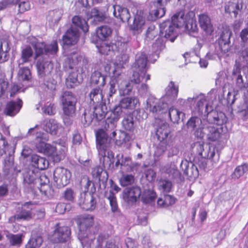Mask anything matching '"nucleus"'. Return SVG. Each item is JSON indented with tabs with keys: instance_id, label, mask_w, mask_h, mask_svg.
Returning a JSON list of instances; mask_svg holds the SVG:
<instances>
[{
	"instance_id": "cd10ccee",
	"label": "nucleus",
	"mask_w": 248,
	"mask_h": 248,
	"mask_svg": "<svg viewBox=\"0 0 248 248\" xmlns=\"http://www.w3.org/2000/svg\"><path fill=\"white\" fill-rule=\"evenodd\" d=\"M113 15L116 17H119L123 22L128 21L130 18L129 10L125 8H123L118 5L113 6Z\"/></svg>"
},
{
	"instance_id": "0e129e2a",
	"label": "nucleus",
	"mask_w": 248,
	"mask_h": 248,
	"mask_svg": "<svg viewBox=\"0 0 248 248\" xmlns=\"http://www.w3.org/2000/svg\"><path fill=\"white\" fill-rule=\"evenodd\" d=\"M146 178L149 182H154L156 178V173L153 169H148L144 172Z\"/></svg>"
},
{
	"instance_id": "b1692460",
	"label": "nucleus",
	"mask_w": 248,
	"mask_h": 248,
	"mask_svg": "<svg viewBox=\"0 0 248 248\" xmlns=\"http://www.w3.org/2000/svg\"><path fill=\"white\" fill-rule=\"evenodd\" d=\"M165 91L166 93L162 96L163 99H164L170 105L172 104L177 97L179 92L178 86L173 81H170Z\"/></svg>"
},
{
	"instance_id": "2f4dec72",
	"label": "nucleus",
	"mask_w": 248,
	"mask_h": 248,
	"mask_svg": "<svg viewBox=\"0 0 248 248\" xmlns=\"http://www.w3.org/2000/svg\"><path fill=\"white\" fill-rule=\"evenodd\" d=\"M231 35V32H227L226 33H223L218 40L219 48L223 53H226L229 50Z\"/></svg>"
},
{
	"instance_id": "dca6fc26",
	"label": "nucleus",
	"mask_w": 248,
	"mask_h": 248,
	"mask_svg": "<svg viewBox=\"0 0 248 248\" xmlns=\"http://www.w3.org/2000/svg\"><path fill=\"white\" fill-rule=\"evenodd\" d=\"M71 238V230L67 226H56L53 234L50 236V240L54 243H65Z\"/></svg>"
},
{
	"instance_id": "09e8293b",
	"label": "nucleus",
	"mask_w": 248,
	"mask_h": 248,
	"mask_svg": "<svg viewBox=\"0 0 248 248\" xmlns=\"http://www.w3.org/2000/svg\"><path fill=\"white\" fill-rule=\"evenodd\" d=\"M106 15L105 13L99 11L96 8H93L91 10L90 16H87L88 19L93 18L95 21H102L106 18Z\"/></svg>"
},
{
	"instance_id": "052dcab7",
	"label": "nucleus",
	"mask_w": 248,
	"mask_h": 248,
	"mask_svg": "<svg viewBox=\"0 0 248 248\" xmlns=\"http://www.w3.org/2000/svg\"><path fill=\"white\" fill-rule=\"evenodd\" d=\"M158 189L163 192H169L171 188V183L166 180H161L158 184Z\"/></svg>"
},
{
	"instance_id": "774afa93",
	"label": "nucleus",
	"mask_w": 248,
	"mask_h": 248,
	"mask_svg": "<svg viewBox=\"0 0 248 248\" xmlns=\"http://www.w3.org/2000/svg\"><path fill=\"white\" fill-rule=\"evenodd\" d=\"M156 34L157 31H155V26L153 25L149 26L146 32V37L152 39Z\"/></svg>"
},
{
	"instance_id": "a211bd4d",
	"label": "nucleus",
	"mask_w": 248,
	"mask_h": 248,
	"mask_svg": "<svg viewBox=\"0 0 248 248\" xmlns=\"http://www.w3.org/2000/svg\"><path fill=\"white\" fill-rule=\"evenodd\" d=\"M165 151L168 152L169 157L176 155L179 153V150L172 140H167L166 142L160 143L155 152V155L159 156L163 155Z\"/></svg>"
},
{
	"instance_id": "c9c22d12",
	"label": "nucleus",
	"mask_w": 248,
	"mask_h": 248,
	"mask_svg": "<svg viewBox=\"0 0 248 248\" xmlns=\"http://www.w3.org/2000/svg\"><path fill=\"white\" fill-rule=\"evenodd\" d=\"M59 127V124L54 119H50L44 122V129L51 135H56Z\"/></svg>"
},
{
	"instance_id": "f257e3e1",
	"label": "nucleus",
	"mask_w": 248,
	"mask_h": 248,
	"mask_svg": "<svg viewBox=\"0 0 248 248\" xmlns=\"http://www.w3.org/2000/svg\"><path fill=\"white\" fill-rule=\"evenodd\" d=\"M185 26L189 32H195L198 30L196 21L183 12L174 15L171 20L165 21L160 25V36L166 39L170 38L172 42L177 37L176 29Z\"/></svg>"
},
{
	"instance_id": "bf43d9fd",
	"label": "nucleus",
	"mask_w": 248,
	"mask_h": 248,
	"mask_svg": "<svg viewBox=\"0 0 248 248\" xmlns=\"http://www.w3.org/2000/svg\"><path fill=\"white\" fill-rule=\"evenodd\" d=\"M130 140L129 136L125 132L120 131L119 137L116 140V144L118 146H121L126 143Z\"/></svg>"
},
{
	"instance_id": "5701e85b",
	"label": "nucleus",
	"mask_w": 248,
	"mask_h": 248,
	"mask_svg": "<svg viewBox=\"0 0 248 248\" xmlns=\"http://www.w3.org/2000/svg\"><path fill=\"white\" fill-rule=\"evenodd\" d=\"M79 32L78 29L72 26L63 36V48L66 49L70 46L75 45L78 41Z\"/></svg>"
},
{
	"instance_id": "7ed1b4c3",
	"label": "nucleus",
	"mask_w": 248,
	"mask_h": 248,
	"mask_svg": "<svg viewBox=\"0 0 248 248\" xmlns=\"http://www.w3.org/2000/svg\"><path fill=\"white\" fill-rule=\"evenodd\" d=\"M38 60L36 66L38 73L40 77L49 74L53 68L52 62L46 57L55 54L58 51V44L56 41H53L50 45L46 46L43 42H37L33 46Z\"/></svg>"
},
{
	"instance_id": "58836bf2",
	"label": "nucleus",
	"mask_w": 248,
	"mask_h": 248,
	"mask_svg": "<svg viewBox=\"0 0 248 248\" xmlns=\"http://www.w3.org/2000/svg\"><path fill=\"white\" fill-rule=\"evenodd\" d=\"M200 148L202 151L200 153L201 155L204 158L213 159L216 155V148L212 146L206 145L204 147L202 145H200Z\"/></svg>"
},
{
	"instance_id": "ddd939ff",
	"label": "nucleus",
	"mask_w": 248,
	"mask_h": 248,
	"mask_svg": "<svg viewBox=\"0 0 248 248\" xmlns=\"http://www.w3.org/2000/svg\"><path fill=\"white\" fill-rule=\"evenodd\" d=\"M91 181L87 177H84L81 180V188L84 192L88 191L91 184ZM81 207L85 210H93L95 208V202L93 197L91 195H87L85 193L81 194V199L79 201Z\"/></svg>"
},
{
	"instance_id": "5fc2aeb1",
	"label": "nucleus",
	"mask_w": 248,
	"mask_h": 248,
	"mask_svg": "<svg viewBox=\"0 0 248 248\" xmlns=\"http://www.w3.org/2000/svg\"><path fill=\"white\" fill-rule=\"evenodd\" d=\"M122 125L127 130L131 131L134 128L133 117L131 115L125 116L123 121Z\"/></svg>"
},
{
	"instance_id": "a18cd8bd",
	"label": "nucleus",
	"mask_w": 248,
	"mask_h": 248,
	"mask_svg": "<svg viewBox=\"0 0 248 248\" xmlns=\"http://www.w3.org/2000/svg\"><path fill=\"white\" fill-rule=\"evenodd\" d=\"M169 114L171 121L173 123H178L180 119H183L185 114L174 107L170 108L169 110Z\"/></svg>"
},
{
	"instance_id": "a19ab883",
	"label": "nucleus",
	"mask_w": 248,
	"mask_h": 248,
	"mask_svg": "<svg viewBox=\"0 0 248 248\" xmlns=\"http://www.w3.org/2000/svg\"><path fill=\"white\" fill-rule=\"evenodd\" d=\"M43 242V240L41 235L32 234L31 237L26 245V248H39Z\"/></svg>"
},
{
	"instance_id": "4c0bfd02",
	"label": "nucleus",
	"mask_w": 248,
	"mask_h": 248,
	"mask_svg": "<svg viewBox=\"0 0 248 248\" xmlns=\"http://www.w3.org/2000/svg\"><path fill=\"white\" fill-rule=\"evenodd\" d=\"M107 108L105 104H100L94 107L93 111V118L97 121L103 119L107 113Z\"/></svg>"
},
{
	"instance_id": "f8f14e48",
	"label": "nucleus",
	"mask_w": 248,
	"mask_h": 248,
	"mask_svg": "<svg viewBox=\"0 0 248 248\" xmlns=\"http://www.w3.org/2000/svg\"><path fill=\"white\" fill-rule=\"evenodd\" d=\"M223 123V120L218 116H214L213 123L208 122L205 127H202V130L205 132V136L208 140L217 141L220 138L222 133V128L220 125Z\"/></svg>"
},
{
	"instance_id": "c756f323",
	"label": "nucleus",
	"mask_w": 248,
	"mask_h": 248,
	"mask_svg": "<svg viewBox=\"0 0 248 248\" xmlns=\"http://www.w3.org/2000/svg\"><path fill=\"white\" fill-rule=\"evenodd\" d=\"M129 60V56L126 53H123L116 57V61L114 63V69L112 74L116 71H119L121 74H123L122 69L124 67V65L126 64Z\"/></svg>"
},
{
	"instance_id": "473e14b6",
	"label": "nucleus",
	"mask_w": 248,
	"mask_h": 248,
	"mask_svg": "<svg viewBox=\"0 0 248 248\" xmlns=\"http://www.w3.org/2000/svg\"><path fill=\"white\" fill-rule=\"evenodd\" d=\"M165 41L162 38H158L155 43L153 45V49L154 51V59L149 60V61L152 63H154L156 59L158 58V55L160 51L163 50L165 47Z\"/></svg>"
},
{
	"instance_id": "a878e982",
	"label": "nucleus",
	"mask_w": 248,
	"mask_h": 248,
	"mask_svg": "<svg viewBox=\"0 0 248 248\" xmlns=\"http://www.w3.org/2000/svg\"><path fill=\"white\" fill-rule=\"evenodd\" d=\"M22 101L18 99L16 101H11L7 103L4 109V113L8 116H14L20 111L22 107Z\"/></svg>"
},
{
	"instance_id": "4468645a",
	"label": "nucleus",
	"mask_w": 248,
	"mask_h": 248,
	"mask_svg": "<svg viewBox=\"0 0 248 248\" xmlns=\"http://www.w3.org/2000/svg\"><path fill=\"white\" fill-rule=\"evenodd\" d=\"M117 161L115 163L116 167L120 166V171L122 173L127 172H134L136 171L140 164L133 162L129 156H124L122 154H119L116 155Z\"/></svg>"
},
{
	"instance_id": "393cba45",
	"label": "nucleus",
	"mask_w": 248,
	"mask_h": 248,
	"mask_svg": "<svg viewBox=\"0 0 248 248\" xmlns=\"http://www.w3.org/2000/svg\"><path fill=\"white\" fill-rule=\"evenodd\" d=\"M198 22L201 29L206 34H211L214 31L210 17L206 14H202L198 16Z\"/></svg>"
},
{
	"instance_id": "37998d69",
	"label": "nucleus",
	"mask_w": 248,
	"mask_h": 248,
	"mask_svg": "<svg viewBox=\"0 0 248 248\" xmlns=\"http://www.w3.org/2000/svg\"><path fill=\"white\" fill-rule=\"evenodd\" d=\"M90 100L93 103L101 101L103 98L101 87H97L92 90L89 94Z\"/></svg>"
},
{
	"instance_id": "c85d7f7f",
	"label": "nucleus",
	"mask_w": 248,
	"mask_h": 248,
	"mask_svg": "<svg viewBox=\"0 0 248 248\" xmlns=\"http://www.w3.org/2000/svg\"><path fill=\"white\" fill-rule=\"evenodd\" d=\"M31 163L33 167L40 170H45L48 167V161L43 157L37 155H33L31 156Z\"/></svg>"
},
{
	"instance_id": "4be33fe9",
	"label": "nucleus",
	"mask_w": 248,
	"mask_h": 248,
	"mask_svg": "<svg viewBox=\"0 0 248 248\" xmlns=\"http://www.w3.org/2000/svg\"><path fill=\"white\" fill-rule=\"evenodd\" d=\"M126 45L125 43L117 41L115 43H103L100 46H97V47L100 53L109 55L111 51H119L121 49L125 48Z\"/></svg>"
},
{
	"instance_id": "6e6d98bb",
	"label": "nucleus",
	"mask_w": 248,
	"mask_h": 248,
	"mask_svg": "<svg viewBox=\"0 0 248 248\" xmlns=\"http://www.w3.org/2000/svg\"><path fill=\"white\" fill-rule=\"evenodd\" d=\"M77 83H79L78 79V75L76 72H73L69 75L66 79V86L69 88H73Z\"/></svg>"
},
{
	"instance_id": "69168bd1",
	"label": "nucleus",
	"mask_w": 248,
	"mask_h": 248,
	"mask_svg": "<svg viewBox=\"0 0 248 248\" xmlns=\"http://www.w3.org/2000/svg\"><path fill=\"white\" fill-rule=\"evenodd\" d=\"M137 219L139 224L141 225H146L147 223V214L144 212H138Z\"/></svg>"
},
{
	"instance_id": "0eeeda50",
	"label": "nucleus",
	"mask_w": 248,
	"mask_h": 248,
	"mask_svg": "<svg viewBox=\"0 0 248 248\" xmlns=\"http://www.w3.org/2000/svg\"><path fill=\"white\" fill-rule=\"evenodd\" d=\"M147 61L145 54L140 53L137 54L136 61L133 65V74L131 79L136 84L144 80L146 81L150 78V75H146Z\"/></svg>"
},
{
	"instance_id": "f3484780",
	"label": "nucleus",
	"mask_w": 248,
	"mask_h": 248,
	"mask_svg": "<svg viewBox=\"0 0 248 248\" xmlns=\"http://www.w3.org/2000/svg\"><path fill=\"white\" fill-rule=\"evenodd\" d=\"M71 177V172L65 168L58 167L54 170V181L60 187H63L68 185Z\"/></svg>"
},
{
	"instance_id": "9b49d317",
	"label": "nucleus",
	"mask_w": 248,
	"mask_h": 248,
	"mask_svg": "<svg viewBox=\"0 0 248 248\" xmlns=\"http://www.w3.org/2000/svg\"><path fill=\"white\" fill-rule=\"evenodd\" d=\"M169 106V105L163 99L162 97L158 99L151 95L146 100L145 109L153 114H160L167 112Z\"/></svg>"
},
{
	"instance_id": "ea45409f",
	"label": "nucleus",
	"mask_w": 248,
	"mask_h": 248,
	"mask_svg": "<svg viewBox=\"0 0 248 248\" xmlns=\"http://www.w3.org/2000/svg\"><path fill=\"white\" fill-rule=\"evenodd\" d=\"M91 81L92 84L98 85V87H103L106 83L105 78L99 71H94L92 74Z\"/></svg>"
},
{
	"instance_id": "2eb2a0df",
	"label": "nucleus",
	"mask_w": 248,
	"mask_h": 248,
	"mask_svg": "<svg viewBox=\"0 0 248 248\" xmlns=\"http://www.w3.org/2000/svg\"><path fill=\"white\" fill-rule=\"evenodd\" d=\"M208 121H202L197 117H192L187 123L188 129L194 132V135L199 139H202L205 136V132L202 130V127H205Z\"/></svg>"
},
{
	"instance_id": "13d9d810",
	"label": "nucleus",
	"mask_w": 248,
	"mask_h": 248,
	"mask_svg": "<svg viewBox=\"0 0 248 248\" xmlns=\"http://www.w3.org/2000/svg\"><path fill=\"white\" fill-rule=\"evenodd\" d=\"M156 196V193L153 190H148L144 193L142 198L145 203H151L155 201Z\"/></svg>"
},
{
	"instance_id": "4d7b16f0",
	"label": "nucleus",
	"mask_w": 248,
	"mask_h": 248,
	"mask_svg": "<svg viewBox=\"0 0 248 248\" xmlns=\"http://www.w3.org/2000/svg\"><path fill=\"white\" fill-rule=\"evenodd\" d=\"M78 55L74 53L72 56H68L65 61L64 66L68 67L70 69H72L74 66L78 63Z\"/></svg>"
},
{
	"instance_id": "9d476101",
	"label": "nucleus",
	"mask_w": 248,
	"mask_h": 248,
	"mask_svg": "<svg viewBox=\"0 0 248 248\" xmlns=\"http://www.w3.org/2000/svg\"><path fill=\"white\" fill-rule=\"evenodd\" d=\"M64 122L67 118L73 117L76 112L77 98L70 92H65L62 97Z\"/></svg>"
},
{
	"instance_id": "aec40b11",
	"label": "nucleus",
	"mask_w": 248,
	"mask_h": 248,
	"mask_svg": "<svg viewBox=\"0 0 248 248\" xmlns=\"http://www.w3.org/2000/svg\"><path fill=\"white\" fill-rule=\"evenodd\" d=\"M140 194V189L139 187H127L123 191V198L129 205H132L137 202Z\"/></svg>"
},
{
	"instance_id": "e2e57ef3",
	"label": "nucleus",
	"mask_w": 248,
	"mask_h": 248,
	"mask_svg": "<svg viewBox=\"0 0 248 248\" xmlns=\"http://www.w3.org/2000/svg\"><path fill=\"white\" fill-rule=\"evenodd\" d=\"M186 174L191 179H195L199 175V171L197 167L192 164L191 167H188L186 170Z\"/></svg>"
},
{
	"instance_id": "20e7f679",
	"label": "nucleus",
	"mask_w": 248,
	"mask_h": 248,
	"mask_svg": "<svg viewBox=\"0 0 248 248\" xmlns=\"http://www.w3.org/2000/svg\"><path fill=\"white\" fill-rule=\"evenodd\" d=\"M96 148L100 163L104 168L109 169L114 162V154L109 150L110 141L108 134L103 129L96 133Z\"/></svg>"
},
{
	"instance_id": "1a4fd4ad",
	"label": "nucleus",
	"mask_w": 248,
	"mask_h": 248,
	"mask_svg": "<svg viewBox=\"0 0 248 248\" xmlns=\"http://www.w3.org/2000/svg\"><path fill=\"white\" fill-rule=\"evenodd\" d=\"M187 103L190 105L192 108V106L194 108V111L199 115H203L208 116L209 118V113H215L213 112V108L212 106H209L206 103V96L203 94L194 95L193 97H188L187 99Z\"/></svg>"
},
{
	"instance_id": "338daca9",
	"label": "nucleus",
	"mask_w": 248,
	"mask_h": 248,
	"mask_svg": "<svg viewBox=\"0 0 248 248\" xmlns=\"http://www.w3.org/2000/svg\"><path fill=\"white\" fill-rule=\"evenodd\" d=\"M65 200L69 201H73L75 198V193L71 188H66L63 193Z\"/></svg>"
},
{
	"instance_id": "6ab92c4d",
	"label": "nucleus",
	"mask_w": 248,
	"mask_h": 248,
	"mask_svg": "<svg viewBox=\"0 0 248 248\" xmlns=\"http://www.w3.org/2000/svg\"><path fill=\"white\" fill-rule=\"evenodd\" d=\"M146 26L145 16L142 11H138L132 24H130V30L134 35L141 33Z\"/></svg>"
},
{
	"instance_id": "39448f33",
	"label": "nucleus",
	"mask_w": 248,
	"mask_h": 248,
	"mask_svg": "<svg viewBox=\"0 0 248 248\" xmlns=\"http://www.w3.org/2000/svg\"><path fill=\"white\" fill-rule=\"evenodd\" d=\"M139 105V100L136 96H127L122 98L119 104L116 105L111 110L106 120V124L108 125L107 130L108 131L109 128L113 130L116 127L117 122L122 114V108L133 110Z\"/></svg>"
},
{
	"instance_id": "423d86ee",
	"label": "nucleus",
	"mask_w": 248,
	"mask_h": 248,
	"mask_svg": "<svg viewBox=\"0 0 248 248\" xmlns=\"http://www.w3.org/2000/svg\"><path fill=\"white\" fill-rule=\"evenodd\" d=\"M109 89L108 93V99L111 97L116 92V86L117 85L119 95L121 96L129 95L131 94L133 89L132 84L125 80L123 74L119 71H116L110 76L109 82Z\"/></svg>"
},
{
	"instance_id": "603ef678",
	"label": "nucleus",
	"mask_w": 248,
	"mask_h": 248,
	"mask_svg": "<svg viewBox=\"0 0 248 248\" xmlns=\"http://www.w3.org/2000/svg\"><path fill=\"white\" fill-rule=\"evenodd\" d=\"M134 180L135 178L133 174L123 173V175L120 180V182L122 186H126L133 184Z\"/></svg>"
},
{
	"instance_id": "f704fd0d",
	"label": "nucleus",
	"mask_w": 248,
	"mask_h": 248,
	"mask_svg": "<svg viewBox=\"0 0 248 248\" xmlns=\"http://www.w3.org/2000/svg\"><path fill=\"white\" fill-rule=\"evenodd\" d=\"M33 54V51L30 46H27L23 48L21 51V59L18 61V67L24 63L30 62Z\"/></svg>"
},
{
	"instance_id": "3c124183",
	"label": "nucleus",
	"mask_w": 248,
	"mask_h": 248,
	"mask_svg": "<svg viewBox=\"0 0 248 248\" xmlns=\"http://www.w3.org/2000/svg\"><path fill=\"white\" fill-rule=\"evenodd\" d=\"M240 68L238 66H236L233 68L232 71V75L237 78L236 85L238 86V87L240 89H242L245 88L246 87L245 84L243 81L242 76L240 74Z\"/></svg>"
},
{
	"instance_id": "864d4df0",
	"label": "nucleus",
	"mask_w": 248,
	"mask_h": 248,
	"mask_svg": "<svg viewBox=\"0 0 248 248\" xmlns=\"http://www.w3.org/2000/svg\"><path fill=\"white\" fill-rule=\"evenodd\" d=\"M22 234H9L7 237L13 246H20L22 243Z\"/></svg>"
},
{
	"instance_id": "680f3d73",
	"label": "nucleus",
	"mask_w": 248,
	"mask_h": 248,
	"mask_svg": "<svg viewBox=\"0 0 248 248\" xmlns=\"http://www.w3.org/2000/svg\"><path fill=\"white\" fill-rule=\"evenodd\" d=\"M248 170V166L244 164L236 168L233 172V176L235 178H239Z\"/></svg>"
},
{
	"instance_id": "de8ad7c7",
	"label": "nucleus",
	"mask_w": 248,
	"mask_h": 248,
	"mask_svg": "<svg viewBox=\"0 0 248 248\" xmlns=\"http://www.w3.org/2000/svg\"><path fill=\"white\" fill-rule=\"evenodd\" d=\"M107 198L108 199L111 210L113 212H116L118 211V206L115 194L111 190L106 195Z\"/></svg>"
},
{
	"instance_id": "f03ea898",
	"label": "nucleus",
	"mask_w": 248,
	"mask_h": 248,
	"mask_svg": "<svg viewBox=\"0 0 248 248\" xmlns=\"http://www.w3.org/2000/svg\"><path fill=\"white\" fill-rule=\"evenodd\" d=\"M34 133L35 135L33 142L37 151L50 156L54 162H59L67 151L65 142L62 143L58 153L57 147L46 143L48 140V134L41 132L38 125L29 130L28 134L32 135Z\"/></svg>"
},
{
	"instance_id": "6e6552de",
	"label": "nucleus",
	"mask_w": 248,
	"mask_h": 248,
	"mask_svg": "<svg viewBox=\"0 0 248 248\" xmlns=\"http://www.w3.org/2000/svg\"><path fill=\"white\" fill-rule=\"evenodd\" d=\"M77 224L79 228L78 238L82 244L91 243L94 240L93 235H88L87 232L89 228L93 224V216L90 215H83L79 216L77 218Z\"/></svg>"
},
{
	"instance_id": "c03bdc74",
	"label": "nucleus",
	"mask_w": 248,
	"mask_h": 248,
	"mask_svg": "<svg viewBox=\"0 0 248 248\" xmlns=\"http://www.w3.org/2000/svg\"><path fill=\"white\" fill-rule=\"evenodd\" d=\"M96 32L99 39L104 40L111 34L112 30L111 28L108 26H102L97 28Z\"/></svg>"
},
{
	"instance_id": "49530a36",
	"label": "nucleus",
	"mask_w": 248,
	"mask_h": 248,
	"mask_svg": "<svg viewBox=\"0 0 248 248\" xmlns=\"http://www.w3.org/2000/svg\"><path fill=\"white\" fill-rule=\"evenodd\" d=\"M18 78L19 80L30 81L31 78V75L30 69L27 67H18Z\"/></svg>"
},
{
	"instance_id": "72a5a7b5",
	"label": "nucleus",
	"mask_w": 248,
	"mask_h": 248,
	"mask_svg": "<svg viewBox=\"0 0 248 248\" xmlns=\"http://www.w3.org/2000/svg\"><path fill=\"white\" fill-rule=\"evenodd\" d=\"M170 0H168L166 1H164L163 0H157L158 4L159 5L158 7L154 10L152 11L150 14L153 16L152 20H155L157 18H161L165 14V10L164 7V5Z\"/></svg>"
},
{
	"instance_id": "bb28decb",
	"label": "nucleus",
	"mask_w": 248,
	"mask_h": 248,
	"mask_svg": "<svg viewBox=\"0 0 248 248\" xmlns=\"http://www.w3.org/2000/svg\"><path fill=\"white\" fill-rule=\"evenodd\" d=\"M170 129L169 125L166 123H162L156 129V135L158 140L162 142H166L167 140H171L169 138V135L170 134Z\"/></svg>"
},
{
	"instance_id": "79ce46f5",
	"label": "nucleus",
	"mask_w": 248,
	"mask_h": 248,
	"mask_svg": "<svg viewBox=\"0 0 248 248\" xmlns=\"http://www.w3.org/2000/svg\"><path fill=\"white\" fill-rule=\"evenodd\" d=\"M73 24L77 28L82 30L84 32L88 31L89 27L87 22L79 16H75L72 19Z\"/></svg>"
},
{
	"instance_id": "412c9836",
	"label": "nucleus",
	"mask_w": 248,
	"mask_h": 248,
	"mask_svg": "<svg viewBox=\"0 0 248 248\" xmlns=\"http://www.w3.org/2000/svg\"><path fill=\"white\" fill-rule=\"evenodd\" d=\"M21 205V211L17 215L11 217L9 219L10 222H13L16 220H18L20 219L29 220L32 218V215L31 211L32 209V204L31 202H28L22 204Z\"/></svg>"
},
{
	"instance_id": "7c9ffc66",
	"label": "nucleus",
	"mask_w": 248,
	"mask_h": 248,
	"mask_svg": "<svg viewBox=\"0 0 248 248\" xmlns=\"http://www.w3.org/2000/svg\"><path fill=\"white\" fill-rule=\"evenodd\" d=\"M62 15V12L60 10L50 11L46 17V19L50 26L57 24Z\"/></svg>"
},
{
	"instance_id": "e433bc0d",
	"label": "nucleus",
	"mask_w": 248,
	"mask_h": 248,
	"mask_svg": "<svg viewBox=\"0 0 248 248\" xmlns=\"http://www.w3.org/2000/svg\"><path fill=\"white\" fill-rule=\"evenodd\" d=\"M10 47L9 42L3 40L0 42V63L3 62L8 60Z\"/></svg>"
},
{
	"instance_id": "8fccbe9b",
	"label": "nucleus",
	"mask_w": 248,
	"mask_h": 248,
	"mask_svg": "<svg viewBox=\"0 0 248 248\" xmlns=\"http://www.w3.org/2000/svg\"><path fill=\"white\" fill-rule=\"evenodd\" d=\"M36 181H37L41 185V187L39 188L40 192L45 195H46L47 190L49 188L48 185L49 180L47 177L45 175H42L40 176L39 179H37Z\"/></svg>"
}]
</instances>
